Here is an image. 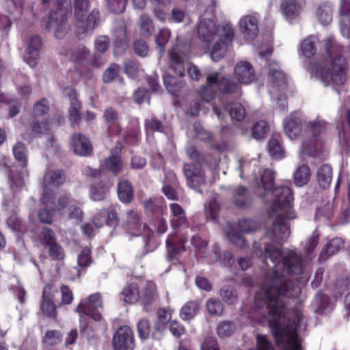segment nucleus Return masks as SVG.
Here are the masks:
<instances>
[{"label":"nucleus","instance_id":"nucleus-60","mask_svg":"<svg viewBox=\"0 0 350 350\" xmlns=\"http://www.w3.org/2000/svg\"><path fill=\"white\" fill-rule=\"evenodd\" d=\"M81 103L70 105L68 108V118L70 121L75 124L79 125L81 122Z\"/></svg>","mask_w":350,"mask_h":350},{"label":"nucleus","instance_id":"nucleus-15","mask_svg":"<svg viewBox=\"0 0 350 350\" xmlns=\"http://www.w3.org/2000/svg\"><path fill=\"white\" fill-rule=\"evenodd\" d=\"M122 146L120 142L116 143L111 150V154L103 161V167L113 174H118L123 170V161L121 157Z\"/></svg>","mask_w":350,"mask_h":350},{"label":"nucleus","instance_id":"nucleus-8","mask_svg":"<svg viewBox=\"0 0 350 350\" xmlns=\"http://www.w3.org/2000/svg\"><path fill=\"white\" fill-rule=\"evenodd\" d=\"M295 217L294 213H285L284 214L278 215L273 222V226L267 229L266 235L276 241L286 240L290 233L286 221Z\"/></svg>","mask_w":350,"mask_h":350},{"label":"nucleus","instance_id":"nucleus-44","mask_svg":"<svg viewBox=\"0 0 350 350\" xmlns=\"http://www.w3.org/2000/svg\"><path fill=\"white\" fill-rule=\"evenodd\" d=\"M40 310L44 316L54 320L55 322L58 321L57 306L54 301H41Z\"/></svg>","mask_w":350,"mask_h":350},{"label":"nucleus","instance_id":"nucleus-52","mask_svg":"<svg viewBox=\"0 0 350 350\" xmlns=\"http://www.w3.org/2000/svg\"><path fill=\"white\" fill-rule=\"evenodd\" d=\"M206 307L208 313L212 316H219L224 311V306L217 299H208L206 302Z\"/></svg>","mask_w":350,"mask_h":350},{"label":"nucleus","instance_id":"nucleus-31","mask_svg":"<svg viewBox=\"0 0 350 350\" xmlns=\"http://www.w3.org/2000/svg\"><path fill=\"white\" fill-rule=\"evenodd\" d=\"M157 314L158 321L154 323L152 332V338L154 340H160L162 338L168 315L167 310L163 308L159 309Z\"/></svg>","mask_w":350,"mask_h":350},{"label":"nucleus","instance_id":"nucleus-14","mask_svg":"<svg viewBox=\"0 0 350 350\" xmlns=\"http://www.w3.org/2000/svg\"><path fill=\"white\" fill-rule=\"evenodd\" d=\"M103 118L106 124V133L109 137L119 135L122 132L120 114L117 109L110 107L105 109Z\"/></svg>","mask_w":350,"mask_h":350},{"label":"nucleus","instance_id":"nucleus-25","mask_svg":"<svg viewBox=\"0 0 350 350\" xmlns=\"http://www.w3.org/2000/svg\"><path fill=\"white\" fill-rule=\"evenodd\" d=\"M109 187L102 180H96L89 187L90 198L93 201H102L105 199Z\"/></svg>","mask_w":350,"mask_h":350},{"label":"nucleus","instance_id":"nucleus-1","mask_svg":"<svg viewBox=\"0 0 350 350\" xmlns=\"http://www.w3.org/2000/svg\"><path fill=\"white\" fill-rule=\"evenodd\" d=\"M254 254L263 258L264 262L269 259L275 263L273 268L267 271L262 280L259 291L254 296L257 308L266 306L269 326L276 344H286L284 350H302L296 329H289L286 325L288 308L281 298H290L294 287L293 282L285 278L286 275H299L303 271L302 260L294 252H290L282 258V250L271 243H267L262 249L261 243L253 244Z\"/></svg>","mask_w":350,"mask_h":350},{"label":"nucleus","instance_id":"nucleus-16","mask_svg":"<svg viewBox=\"0 0 350 350\" xmlns=\"http://www.w3.org/2000/svg\"><path fill=\"white\" fill-rule=\"evenodd\" d=\"M232 202L238 208L248 209L254 203L253 194L247 187L239 185L232 191Z\"/></svg>","mask_w":350,"mask_h":350},{"label":"nucleus","instance_id":"nucleus-49","mask_svg":"<svg viewBox=\"0 0 350 350\" xmlns=\"http://www.w3.org/2000/svg\"><path fill=\"white\" fill-rule=\"evenodd\" d=\"M146 211L152 213L156 216L162 215L163 213L162 201L157 199H149L144 202Z\"/></svg>","mask_w":350,"mask_h":350},{"label":"nucleus","instance_id":"nucleus-13","mask_svg":"<svg viewBox=\"0 0 350 350\" xmlns=\"http://www.w3.org/2000/svg\"><path fill=\"white\" fill-rule=\"evenodd\" d=\"M183 170L187 185L202 193V191L198 188L206 183L205 174L202 167L194 163H187L184 165Z\"/></svg>","mask_w":350,"mask_h":350},{"label":"nucleus","instance_id":"nucleus-63","mask_svg":"<svg viewBox=\"0 0 350 350\" xmlns=\"http://www.w3.org/2000/svg\"><path fill=\"white\" fill-rule=\"evenodd\" d=\"M55 10L51 12H57L59 14L70 15L72 12L71 0H55Z\"/></svg>","mask_w":350,"mask_h":350},{"label":"nucleus","instance_id":"nucleus-33","mask_svg":"<svg viewBox=\"0 0 350 350\" xmlns=\"http://www.w3.org/2000/svg\"><path fill=\"white\" fill-rule=\"evenodd\" d=\"M200 308V302L199 300H190L180 309V317L184 321H189L196 316Z\"/></svg>","mask_w":350,"mask_h":350},{"label":"nucleus","instance_id":"nucleus-19","mask_svg":"<svg viewBox=\"0 0 350 350\" xmlns=\"http://www.w3.org/2000/svg\"><path fill=\"white\" fill-rule=\"evenodd\" d=\"M42 44V39L38 35L30 37L28 40L27 47L24 54V60L31 67H34L37 64V60L39 58L40 49Z\"/></svg>","mask_w":350,"mask_h":350},{"label":"nucleus","instance_id":"nucleus-40","mask_svg":"<svg viewBox=\"0 0 350 350\" xmlns=\"http://www.w3.org/2000/svg\"><path fill=\"white\" fill-rule=\"evenodd\" d=\"M13 154L16 161L21 163L23 170L27 167V149L21 142H18L13 148Z\"/></svg>","mask_w":350,"mask_h":350},{"label":"nucleus","instance_id":"nucleus-59","mask_svg":"<svg viewBox=\"0 0 350 350\" xmlns=\"http://www.w3.org/2000/svg\"><path fill=\"white\" fill-rule=\"evenodd\" d=\"M219 295L222 299L228 304L232 305L238 299V295L232 288L224 287L221 288Z\"/></svg>","mask_w":350,"mask_h":350},{"label":"nucleus","instance_id":"nucleus-30","mask_svg":"<svg viewBox=\"0 0 350 350\" xmlns=\"http://www.w3.org/2000/svg\"><path fill=\"white\" fill-rule=\"evenodd\" d=\"M117 190L118 198L122 203L129 204L133 200L134 192L129 181L126 180L120 181Z\"/></svg>","mask_w":350,"mask_h":350},{"label":"nucleus","instance_id":"nucleus-17","mask_svg":"<svg viewBox=\"0 0 350 350\" xmlns=\"http://www.w3.org/2000/svg\"><path fill=\"white\" fill-rule=\"evenodd\" d=\"M187 241V237L179 236L176 233L168 235L165 243L169 261H172L178 255L186 250L185 245Z\"/></svg>","mask_w":350,"mask_h":350},{"label":"nucleus","instance_id":"nucleus-55","mask_svg":"<svg viewBox=\"0 0 350 350\" xmlns=\"http://www.w3.org/2000/svg\"><path fill=\"white\" fill-rule=\"evenodd\" d=\"M261 185L265 191H273L275 183V177L273 172L266 169L264 170L260 178Z\"/></svg>","mask_w":350,"mask_h":350},{"label":"nucleus","instance_id":"nucleus-12","mask_svg":"<svg viewBox=\"0 0 350 350\" xmlns=\"http://www.w3.org/2000/svg\"><path fill=\"white\" fill-rule=\"evenodd\" d=\"M68 15L59 14L57 12H50L46 20L44 21V28L50 30L55 28V36L63 38L68 31L67 18Z\"/></svg>","mask_w":350,"mask_h":350},{"label":"nucleus","instance_id":"nucleus-26","mask_svg":"<svg viewBox=\"0 0 350 350\" xmlns=\"http://www.w3.org/2000/svg\"><path fill=\"white\" fill-rule=\"evenodd\" d=\"M344 247V241L340 238H334L329 241L323 248L319 260L321 262H325L328 258L338 253Z\"/></svg>","mask_w":350,"mask_h":350},{"label":"nucleus","instance_id":"nucleus-64","mask_svg":"<svg viewBox=\"0 0 350 350\" xmlns=\"http://www.w3.org/2000/svg\"><path fill=\"white\" fill-rule=\"evenodd\" d=\"M155 292L152 288L146 287L144 290L142 296L141 297V302L144 306V310L146 312L149 311V307L152 304Z\"/></svg>","mask_w":350,"mask_h":350},{"label":"nucleus","instance_id":"nucleus-37","mask_svg":"<svg viewBox=\"0 0 350 350\" xmlns=\"http://www.w3.org/2000/svg\"><path fill=\"white\" fill-rule=\"evenodd\" d=\"M44 180L47 185L59 186L66 181V174L63 170H51L45 174Z\"/></svg>","mask_w":350,"mask_h":350},{"label":"nucleus","instance_id":"nucleus-4","mask_svg":"<svg viewBox=\"0 0 350 350\" xmlns=\"http://www.w3.org/2000/svg\"><path fill=\"white\" fill-rule=\"evenodd\" d=\"M90 5V0H74V14L78 34L81 33L85 35L90 28L94 29L99 23L98 10L94 9L87 15Z\"/></svg>","mask_w":350,"mask_h":350},{"label":"nucleus","instance_id":"nucleus-27","mask_svg":"<svg viewBox=\"0 0 350 350\" xmlns=\"http://www.w3.org/2000/svg\"><path fill=\"white\" fill-rule=\"evenodd\" d=\"M42 200L43 203L46 204L51 201L52 207L49 208L46 205V207L41 208L38 211V218L42 223L51 224L53 221V216L57 211V208L54 207V198L53 196H44Z\"/></svg>","mask_w":350,"mask_h":350},{"label":"nucleus","instance_id":"nucleus-56","mask_svg":"<svg viewBox=\"0 0 350 350\" xmlns=\"http://www.w3.org/2000/svg\"><path fill=\"white\" fill-rule=\"evenodd\" d=\"M187 154L189 158L196 163L198 166L202 165L206 159V155L198 151L194 146H191L187 149Z\"/></svg>","mask_w":350,"mask_h":350},{"label":"nucleus","instance_id":"nucleus-22","mask_svg":"<svg viewBox=\"0 0 350 350\" xmlns=\"http://www.w3.org/2000/svg\"><path fill=\"white\" fill-rule=\"evenodd\" d=\"M268 78L272 85L278 90H284L287 85L286 77L277 63L269 65Z\"/></svg>","mask_w":350,"mask_h":350},{"label":"nucleus","instance_id":"nucleus-28","mask_svg":"<svg viewBox=\"0 0 350 350\" xmlns=\"http://www.w3.org/2000/svg\"><path fill=\"white\" fill-rule=\"evenodd\" d=\"M139 288L137 284L131 283L126 285L120 293V299L127 304H133L140 298Z\"/></svg>","mask_w":350,"mask_h":350},{"label":"nucleus","instance_id":"nucleus-24","mask_svg":"<svg viewBox=\"0 0 350 350\" xmlns=\"http://www.w3.org/2000/svg\"><path fill=\"white\" fill-rule=\"evenodd\" d=\"M172 211L171 225L174 229L180 227H187V219L185 210L177 203H172L170 204Z\"/></svg>","mask_w":350,"mask_h":350},{"label":"nucleus","instance_id":"nucleus-10","mask_svg":"<svg viewBox=\"0 0 350 350\" xmlns=\"http://www.w3.org/2000/svg\"><path fill=\"white\" fill-rule=\"evenodd\" d=\"M68 207V217L71 219L81 221L83 212L79 206V202L74 199L70 194H63L57 198V211H63Z\"/></svg>","mask_w":350,"mask_h":350},{"label":"nucleus","instance_id":"nucleus-23","mask_svg":"<svg viewBox=\"0 0 350 350\" xmlns=\"http://www.w3.org/2000/svg\"><path fill=\"white\" fill-rule=\"evenodd\" d=\"M302 5L300 0H282L280 10L288 21H292L300 14Z\"/></svg>","mask_w":350,"mask_h":350},{"label":"nucleus","instance_id":"nucleus-9","mask_svg":"<svg viewBox=\"0 0 350 350\" xmlns=\"http://www.w3.org/2000/svg\"><path fill=\"white\" fill-rule=\"evenodd\" d=\"M114 350H133L135 347L133 329L128 325L120 326L112 340Z\"/></svg>","mask_w":350,"mask_h":350},{"label":"nucleus","instance_id":"nucleus-35","mask_svg":"<svg viewBox=\"0 0 350 350\" xmlns=\"http://www.w3.org/2000/svg\"><path fill=\"white\" fill-rule=\"evenodd\" d=\"M316 42L317 38L313 36H310L302 40L299 46L301 55L306 58L313 57L317 53Z\"/></svg>","mask_w":350,"mask_h":350},{"label":"nucleus","instance_id":"nucleus-21","mask_svg":"<svg viewBox=\"0 0 350 350\" xmlns=\"http://www.w3.org/2000/svg\"><path fill=\"white\" fill-rule=\"evenodd\" d=\"M234 75L240 83L249 84L255 78V71L248 62H241L234 68Z\"/></svg>","mask_w":350,"mask_h":350},{"label":"nucleus","instance_id":"nucleus-32","mask_svg":"<svg viewBox=\"0 0 350 350\" xmlns=\"http://www.w3.org/2000/svg\"><path fill=\"white\" fill-rule=\"evenodd\" d=\"M267 150L270 156L275 159L284 157V151L282 146V138L280 135H273L267 144Z\"/></svg>","mask_w":350,"mask_h":350},{"label":"nucleus","instance_id":"nucleus-53","mask_svg":"<svg viewBox=\"0 0 350 350\" xmlns=\"http://www.w3.org/2000/svg\"><path fill=\"white\" fill-rule=\"evenodd\" d=\"M39 238L41 243L45 247L57 242L54 231L48 227L42 228Z\"/></svg>","mask_w":350,"mask_h":350},{"label":"nucleus","instance_id":"nucleus-58","mask_svg":"<svg viewBox=\"0 0 350 350\" xmlns=\"http://www.w3.org/2000/svg\"><path fill=\"white\" fill-rule=\"evenodd\" d=\"M235 329V325L232 322L223 321L217 327V334L220 338L229 337Z\"/></svg>","mask_w":350,"mask_h":350},{"label":"nucleus","instance_id":"nucleus-50","mask_svg":"<svg viewBox=\"0 0 350 350\" xmlns=\"http://www.w3.org/2000/svg\"><path fill=\"white\" fill-rule=\"evenodd\" d=\"M137 329L139 338L142 340H145L152 336V332L153 327L151 328L150 321L146 319H141L137 325Z\"/></svg>","mask_w":350,"mask_h":350},{"label":"nucleus","instance_id":"nucleus-62","mask_svg":"<svg viewBox=\"0 0 350 350\" xmlns=\"http://www.w3.org/2000/svg\"><path fill=\"white\" fill-rule=\"evenodd\" d=\"M120 72V66L118 64L112 63L105 70L103 75V81L104 83H111L118 75Z\"/></svg>","mask_w":350,"mask_h":350},{"label":"nucleus","instance_id":"nucleus-57","mask_svg":"<svg viewBox=\"0 0 350 350\" xmlns=\"http://www.w3.org/2000/svg\"><path fill=\"white\" fill-rule=\"evenodd\" d=\"M140 29L146 37L150 36L154 31L153 22L147 14H143L140 18Z\"/></svg>","mask_w":350,"mask_h":350},{"label":"nucleus","instance_id":"nucleus-34","mask_svg":"<svg viewBox=\"0 0 350 350\" xmlns=\"http://www.w3.org/2000/svg\"><path fill=\"white\" fill-rule=\"evenodd\" d=\"M333 8L328 3H323L318 7L316 16L323 25H327L332 21Z\"/></svg>","mask_w":350,"mask_h":350},{"label":"nucleus","instance_id":"nucleus-47","mask_svg":"<svg viewBox=\"0 0 350 350\" xmlns=\"http://www.w3.org/2000/svg\"><path fill=\"white\" fill-rule=\"evenodd\" d=\"M144 130L146 133L155 132L161 133L164 130V125L162 121L153 116L150 118L144 120Z\"/></svg>","mask_w":350,"mask_h":350},{"label":"nucleus","instance_id":"nucleus-38","mask_svg":"<svg viewBox=\"0 0 350 350\" xmlns=\"http://www.w3.org/2000/svg\"><path fill=\"white\" fill-rule=\"evenodd\" d=\"M284 131L289 138L295 139L301 131L300 120L297 118H286L284 121Z\"/></svg>","mask_w":350,"mask_h":350},{"label":"nucleus","instance_id":"nucleus-41","mask_svg":"<svg viewBox=\"0 0 350 350\" xmlns=\"http://www.w3.org/2000/svg\"><path fill=\"white\" fill-rule=\"evenodd\" d=\"M315 302L317 306V312L321 314L326 313L327 310L332 308L330 297L321 291L317 293Z\"/></svg>","mask_w":350,"mask_h":350},{"label":"nucleus","instance_id":"nucleus-51","mask_svg":"<svg viewBox=\"0 0 350 350\" xmlns=\"http://www.w3.org/2000/svg\"><path fill=\"white\" fill-rule=\"evenodd\" d=\"M163 83L166 90L172 94L178 92L181 88V83L179 80L168 74L163 76Z\"/></svg>","mask_w":350,"mask_h":350},{"label":"nucleus","instance_id":"nucleus-48","mask_svg":"<svg viewBox=\"0 0 350 350\" xmlns=\"http://www.w3.org/2000/svg\"><path fill=\"white\" fill-rule=\"evenodd\" d=\"M170 68L174 70L175 72L180 77H183L185 75L184 64L179 54L172 52L170 53Z\"/></svg>","mask_w":350,"mask_h":350},{"label":"nucleus","instance_id":"nucleus-45","mask_svg":"<svg viewBox=\"0 0 350 350\" xmlns=\"http://www.w3.org/2000/svg\"><path fill=\"white\" fill-rule=\"evenodd\" d=\"M269 131V126L267 122L260 120L256 122L252 128V136L256 139H262L266 137Z\"/></svg>","mask_w":350,"mask_h":350},{"label":"nucleus","instance_id":"nucleus-46","mask_svg":"<svg viewBox=\"0 0 350 350\" xmlns=\"http://www.w3.org/2000/svg\"><path fill=\"white\" fill-rule=\"evenodd\" d=\"M50 109L49 101L46 98H42L35 103L33 107V118L46 115Z\"/></svg>","mask_w":350,"mask_h":350},{"label":"nucleus","instance_id":"nucleus-3","mask_svg":"<svg viewBox=\"0 0 350 350\" xmlns=\"http://www.w3.org/2000/svg\"><path fill=\"white\" fill-rule=\"evenodd\" d=\"M199 38L206 43L212 42L217 35V41L213 44L211 57L214 62H219L226 55L228 48L232 46L234 29L232 25L226 21L216 24L214 20L203 18L198 25Z\"/></svg>","mask_w":350,"mask_h":350},{"label":"nucleus","instance_id":"nucleus-6","mask_svg":"<svg viewBox=\"0 0 350 350\" xmlns=\"http://www.w3.org/2000/svg\"><path fill=\"white\" fill-rule=\"evenodd\" d=\"M274 197L271 206L273 212L282 210L286 213H294L292 211L294 200L293 192L289 185H280L272 191Z\"/></svg>","mask_w":350,"mask_h":350},{"label":"nucleus","instance_id":"nucleus-54","mask_svg":"<svg viewBox=\"0 0 350 350\" xmlns=\"http://www.w3.org/2000/svg\"><path fill=\"white\" fill-rule=\"evenodd\" d=\"M31 129L35 134H44L50 129V122L45 118L42 121L33 118L31 124Z\"/></svg>","mask_w":350,"mask_h":350},{"label":"nucleus","instance_id":"nucleus-42","mask_svg":"<svg viewBox=\"0 0 350 350\" xmlns=\"http://www.w3.org/2000/svg\"><path fill=\"white\" fill-rule=\"evenodd\" d=\"M10 188L14 193H17L25 186L24 172L11 171L10 173Z\"/></svg>","mask_w":350,"mask_h":350},{"label":"nucleus","instance_id":"nucleus-43","mask_svg":"<svg viewBox=\"0 0 350 350\" xmlns=\"http://www.w3.org/2000/svg\"><path fill=\"white\" fill-rule=\"evenodd\" d=\"M62 334L56 329L47 330L42 339V342L46 347H53L62 340Z\"/></svg>","mask_w":350,"mask_h":350},{"label":"nucleus","instance_id":"nucleus-20","mask_svg":"<svg viewBox=\"0 0 350 350\" xmlns=\"http://www.w3.org/2000/svg\"><path fill=\"white\" fill-rule=\"evenodd\" d=\"M327 123L324 120H316L307 124L308 130L312 133L311 142L314 148L323 144V139L326 135Z\"/></svg>","mask_w":350,"mask_h":350},{"label":"nucleus","instance_id":"nucleus-39","mask_svg":"<svg viewBox=\"0 0 350 350\" xmlns=\"http://www.w3.org/2000/svg\"><path fill=\"white\" fill-rule=\"evenodd\" d=\"M224 111H227L232 120L241 122L245 117V109L243 105L239 103H232L230 105L224 107Z\"/></svg>","mask_w":350,"mask_h":350},{"label":"nucleus","instance_id":"nucleus-2","mask_svg":"<svg viewBox=\"0 0 350 350\" xmlns=\"http://www.w3.org/2000/svg\"><path fill=\"white\" fill-rule=\"evenodd\" d=\"M325 64L320 68L318 62H310L307 70L312 77L319 79L325 86L341 87L347 81L349 66L346 57L350 54V45L344 46L332 35L323 40Z\"/></svg>","mask_w":350,"mask_h":350},{"label":"nucleus","instance_id":"nucleus-18","mask_svg":"<svg viewBox=\"0 0 350 350\" xmlns=\"http://www.w3.org/2000/svg\"><path fill=\"white\" fill-rule=\"evenodd\" d=\"M70 144L77 155L88 157L91 154L93 150L89 138L82 133H74L71 137Z\"/></svg>","mask_w":350,"mask_h":350},{"label":"nucleus","instance_id":"nucleus-11","mask_svg":"<svg viewBox=\"0 0 350 350\" xmlns=\"http://www.w3.org/2000/svg\"><path fill=\"white\" fill-rule=\"evenodd\" d=\"M260 16L254 12L242 16L239 21V27L241 33L247 39L254 40L259 32V21Z\"/></svg>","mask_w":350,"mask_h":350},{"label":"nucleus","instance_id":"nucleus-5","mask_svg":"<svg viewBox=\"0 0 350 350\" xmlns=\"http://www.w3.org/2000/svg\"><path fill=\"white\" fill-rule=\"evenodd\" d=\"M103 300L100 293L90 295L87 298L81 299L75 308V311L81 317H88L94 321L100 322L103 317Z\"/></svg>","mask_w":350,"mask_h":350},{"label":"nucleus","instance_id":"nucleus-7","mask_svg":"<svg viewBox=\"0 0 350 350\" xmlns=\"http://www.w3.org/2000/svg\"><path fill=\"white\" fill-rule=\"evenodd\" d=\"M208 85H216L218 91L223 94L234 95L239 97L241 95V87L234 79L228 76L219 77V74L215 72L206 77Z\"/></svg>","mask_w":350,"mask_h":350},{"label":"nucleus","instance_id":"nucleus-29","mask_svg":"<svg viewBox=\"0 0 350 350\" xmlns=\"http://www.w3.org/2000/svg\"><path fill=\"white\" fill-rule=\"evenodd\" d=\"M317 179L321 189H328L332 179V168L331 165L328 164L322 165L317 170Z\"/></svg>","mask_w":350,"mask_h":350},{"label":"nucleus","instance_id":"nucleus-61","mask_svg":"<svg viewBox=\"0 0 350 350\" xmlns=\"http://www.w3.org/2000/svg\"><path fill=\"white\" fill-rule=\"evenodd\" d=\"M238 226L243 232L245 233L254 232L258 228V224L250 218H243L239 220Z\"/></svg>","mask_w":350,"mask_h":350},{"label":"nucleus","instance_id":"nucleus-36","mask_svg":"<svg viewBox=\"0 0 350 350\" xmlns=\"http://www.w3.org/2000/svg\"><path fill=\"white\" fill-rule=\"evenodd\" d=\"M311 176L310 169L306 164L299 166L294 173V183L297 187L306 185Z\"/></svg>","mask_w":350,"mask_h":350}]
</instances>
